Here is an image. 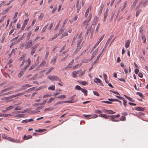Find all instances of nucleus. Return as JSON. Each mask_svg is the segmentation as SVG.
I'll use <instances>...</instances> for the list:
<instances>
[{"instance_id": "39448f33", "label": "nucleus", "mask_w": 148, "mask_h": 148, "mask_svg": "<svg viewBox=\"0 0 148 148\" xmlns=\"http://www.w3.org/2000/svg\"><path fill=\"white\" fill-rule=\"evenodd\" d=\"M134 109L137 110H138L139 111H143L145 109L144 108H143L141 107H135L134 108Z\"/></svg>"}, {"instance_id": "c85d7f7f", "label": "nucleus", "mask_w": 148, "mask_h": 148, "mask_svg": "<svg viewBox=\"0 0 148 148\" xmlns=\"http://www.w3.org/2000/svg\"><path fill=\"white\" fill-rule=\"evenodd\" d=\"M57 59V58H53L51 61V62H52L53 63V65H54L55 64V62H56V60Z\"/></svg>"}, {"instance_id": "aec40b11", "label": "nucleus", "mask_w": 148, "mask_h": 148, "mask_svg": "<svg viewBox=\"0 0 148 148\" xmlns=\"http://www.w3.org/2000/svg\"><path fill=\"white\" fill-rule=\"evenodd\" d=\"M99 116L101 117L104 118L106 119H108V116H107L106 114H100Z\"/></svg>"}, {"instance_id": "1a4fd4ad", "label": "nucleus", "mask_w": 148, "mask_h": 148, "mask_svg": "<svg viewBox=\"0 0 148 148\" xmlns=\"http://www.w3.org/2000/svg\"><path fill=\"white\" fill-rule=\"evenodd\" d=\"M130 40H127L125 43V47L126 48H128L130 46Z\"/></svg>"}, {"instance_id": "ddd939ff", "label": "nucleus", "mask_w": 148, "mask_h": 148, "mask_svg": "<svg viewBox=\"0 0 148 148\" xmlns=\"http://www.w3.org/2000/svg\"><path fill=\"white\" fill-rule=\"evenodd\" d=\"M81 91L82 92H83L84 93L85 96H86L87 95L88 91L87 90H86L82 88Z\"/></svg>"}, {"instance_id": "20e7f679", "label": "nucleus", "mask_w": 148, "mask_h": 148, "mask_svg": "<svg viewBox=\"0 0 148 148\" xmlns=\"http://www.w3.org/2000/svg\"><path fill=\"white\" fill-rule=\"evenodd\" d=\"M105 34H103L100 38L99 39L98 41L97 42V43L94 46V48H96V47L98 45L99 43L102 40Z\"/></svg>"}, {"instance_id": "9d476101", "label": "nucleus", "mask_w": 148, "mask_h": 148, "mask_svg": "<svg viewBox=\"0 0 148 148\" xmlns=\"http://www.w3.org/2000/svg\"><path fill=\"white\" fill-rule=\"evenodd\" d=\"M11 8H12V6H11L8 7V8L7 9H6L5 10H4L2 14L3 15V14H6V13L8 11H9L10 10Z\"/></svg>"}, {"instance_id": "a19ab883", "label": "nucleus", "mask_w": 148, "mask_h": 148, "mask_svg": "<svg viewBox=\"0 0 148 148\" xmlns=\"http://www.w3.org/2000/svg\"><path fill=\"white\" fill-rule=\"evenodd\" d=\"M55 98H51L47 102V103H49L54 99Z\"/></svg>"}, {"instance_id": "8fccbe9b", "label": "nucleus", "mask_w": 148, "mask_h": 148, "mask_svg": "<svg viewBox=\"0 0 148 148\" xmlns=\"http://www.w3.org/2000/svg\"><path fill=\"white\" fill-rule=\"evenodd\" d=\"M31 86H32L31 85H30L29 84H25L24 85H23L22 87H30Z\"/></svg>"}, {"instance_id": "6e6d98bb", "label": "nucleus", "mask_w": 148, "mask_h": 148, "mask_svg": "<svg viewBox=\"0 0 148 148\" xmlns=\"http://www.w3.org/2000/svg\"><path fill=\"white\" fill-rule=\"evenodd\" d=\"M77 75V74L75 73V71H74L72 73V75H73V77H76V75Z\"/></svg>"}, {"instance_id": "a211bd4d", "label": "nucleus", "mask_w": 148, "mask_h": 148, "mask_svg": "<svg viewBox=\"0 0 148 148\" xmlns=\"http://www.w3.org/2000/svg\"><path fill=\"white\" fill-rule=\"evenodd\" d=\"M75 102V101H63V103H74Z\"/></svg>"}, {"instance_id": "0e129e2a", "label": "nucleus", "mask_w": 148, "mask_h": 148, "mask_svg": "<svg viewBox=\"0 0 148 148\" xmlns=\"http://www.w3.org/2000/svg\"><path fill=\"white\" fill-rule=\"evenodd\" d=\"M5 17H6L5 16H3L1 18L0 20V23L1 22L3 21V20H4V19Z\"/></svg>"}, {"instance_id": "f257e3e1", "label": "nucleus", "mask_w": 148, "mask_h": 148, "mask_svg": "<svg viewBox=\"0 0 148 148\" xmlns=\"http://www.w3.org/2000/svg\"><path fill=\"white\" fill-rule=\"evenodd\" d=\"M48 78L52 81L54 80L59 81H61L59 77L56 75H53L51 76H48Z\"/></svg>"}, {"instance_id": "e433bc0d", "label": "nucleus", "mask_w": 148, "mask_h": 148, "mask_svg": "<svg viewBox=\"0 0 148 148\" xmlns=\"http://www.w3.org/2000/svg\"><path fill=\"white\" fill-rule=\"evenodd\" d=\"M46 63V62L45 60H43L42 61L40 65H41V66H43L45 65Z\"/></svg>"}, {"instance_id": "c03bdc74", "label": "nucleus", "mask_w": 148, "mask_h": 148, "mask_svg": "<svg viewBox=\"0 0 148 148\" xmlns=\"http://www.w3.org/2000/svg\"><path fill=\"white\" fill-rule=\"evenodd\" d=\"M93 92L94 94L96 96H99V93L97 91H93Z\"/></svg>"}, {"instance_id": "4c0bfd02", "label": "nucleus", "mask_w": 148, "mask_h": 148, "mask_svg": "<svg viewBox=\"0 0 148 148\" xmlns=\"http://www.w3.org/2000/svg\"><path fill=\"white\" fill-rule=\"evenodd\" d=\"M13 107H14V106H9V107H7L6 108V110H9L12 109V108H13Z\"/></svg>"}, {"instance_id": "bf43d9fd", "label": "nucleus", "mask_w": 148, "mask_h": 148, "mask_svg": "<svg viewBox=\"0 0 148 148\" xmlns=\"http://www.w3.org/2000/svg\"><path fill=\"white\" fill-rule=\"evenodd\" d=\"M51 96V95H48V94H46L45 95H44L43 96V98H46V97H50Z\"/></svg>"}, {"instance_id": "6ab92c4d", "label": "nucleus", "mask_w": 148, "mask_h": 148, "mask_svg": "<svg viewBox=\"0 0 148 148\" xmlns=\"http://www.w3.org/2000/svg\"><path fill=\"white\" fill-rule=\"evenodd\" d=\"M141 38L142 40H143V43H145L146 41V39L145 37V36L143 35L141 37Z\"/></svg>"}, {"instance_id": "2f4dec72", "label": "nucleus", "mask_w": 148, "mask_h": 148, "mask_svg": "<svg viewBox=\"0 0 148 148\" xmlns=\"http://www.w3.org/2000/svg\"><path fill=\"white\" fill-rule=\"evenodd\" d=\"M39 45V44H36L35 45H34V46H33L32 48H31L32 49H34V50H35V49Z\"/></svg>"}, {"instance_id": "a878e982", "label": "nucleus", "mask_w": 148, "mask_h": 148, "mask_svg": "<svg viewBox=\"0 0 148 148\" xmlns=\"http://www.w3.org/2000/svg\"><path fill=\"white\" fill-rule=\"evenodd\" d=\"M66 97L65 95H60L58 97H56L57 98H59V99H62L64 98H66Z\"/></svg>"}, {"instance_id": "4d7b16f0", "label": "nucleus", "mask_w": 148, "mask_h": 148, "mask_svg": "<svg viewBox=\"0 0 148 148\" xmlns=\"http://www.w3.org/2000/svg\"><path fill=\"white\" fill-rule=\"evenodd\" d=\"M99 26H100V25L99 24H98V25L97 26V27L96 29V30L95 32V33H97L98 32V29L99 27Z\"/></svg>"}, {"instance_id": "5701e85b", "label": "nucleus", "mask_w": 148, "mask_h": 148, "mask_svg": "<svg viewBox=\"0 0 148 148\" xmlns=\"http://www.w3.org/2000/svg\"><path fill=\"white\" fill-rule=\"evenodd\" d=\"M44 15L42 13L40 14V15L38 17V19L39 21L41 20L43 17H44Z\"/></svg>"}, {"instance_id": "b1692460", "label": "nucleus", "mask_w": 148, "mask_h": 148, "mask_svg": "<svg viewBox=\"0 0 148 148\" xmlns=\"http://www.w3.org/2000/svg\"><path fill=\"white\" fill-rule=\"evenodd\" d=\"M46 130L45 129H39L38 130H36L35 131L37 132H42Z\"/></svg>"}, {"instance_id": "ea45409f", "label": "nucleus", "mask_w": 148, "mask_h": 148, "mask_svg": "<svg viewBox=\"0 0 148 148\" xmlns=\"http://www.w3.org/2000/svg\"><path fill=\"white\" fill-rule=\"evenodd\" d=\"M2 137L4 139H8L7 136L4 134H3L2 135Z\"/></svg>"}, {"instance_id": "dca6fc26", "label": "nucleus", "mask_w": 148, "mask_h": 148, "mask_svg": "<svg viewBox=\"0 0 148 148\" xmlns=\"http://www.w3.org/2000/svg\"><path fill=\"white\" fill-rule=\"evenodd\" d=\"M49 89H50L52 90H54L55 89V86L54 85H52L50 87H48Z\"/></svg>"}, {"instance_id": "de8ad7c7", "label": "nucleus", "mask_w": 148, "mask_h": 148, "mask_svg": "<svg viewBox=\"0 0 148 148\" xmlns=\"http://www.w3.org/2000/svg\"><path fill=\"white\" fill-rule=\"evenodd\" d=\"M95 112L96 113L100 114L102 112L99 110H97L95 111Z\"/></svg>"}, {"instance_id": "f704fd0d", "label": "nucleus", "mask_w": 148, "mask_h": 148, "mask_svg": "<svg viewBox=\"0 0 148 148\" xmlns=\"http://www.w3.org/2000/svg\"><path fill=\"white\" fill-rule=\"evenodd\" d=\"M143 29L144 27L143 26H141L140 28V32L142 34H143Z\"/></svg>"}, {"instance_id": "49530a36", "label": "nucleus", "mask_w": 148, "mask_h": 148, "mask_svg": "<svg viewBox=\"0 0 148 148\" xmlns=\"http://www.w3.org/2000/svg\"><path fill=\"white\" fill-rule=\"evenodd\" d=\"M92 16V15L91 14H89L88 18V23L91 20Z\"/></svg>"}, {"instance_id": "09e8293b", "label": "nucleus", "mask_w": 148, "mask_h": 148, "mask_svg": "<svg viewBox=\"0 0 148 148\" xmlns=\"http://www.w3.org/2000/svg\"><path fill=\"white\" fill-rule=\"evenodd\" d=\"M112 116H113V115H110V116H108V117H111V121H114V118H115L114 117H112Z\"/></svg>"}, {"instance_id": "bb28decb", "label": "nucleus", "mask_w": 148, "mask_h": 148, "mask_svg": "<svg viewBox=\"0 0 148 148\" xmlns=\"http://www.w3.org/2000/svg\"><path fill=\"white\" fill-rule=\"evenodd\" d=\"M32 34L31 32L30 31V32H28L27 34V40H29V38Z\"/></svg>"}, {"instance_id": "680f3d73", "label": "nucleus", "mask_w": 148, "mask_h": 148, "mask_svg": "<svg viewBox=\"0 0 148 148\" xmlns=\"http://www.w3.org/2000/svg\"><path fill=\"white\" fill-rule=\"evenodd\" d=\"M80 49V48H77L76 50L74 52V53L75 54L77 53Z\"/></svg>"}, {"instance_id": "0eeeda50", "label": "nucleus", "mask_w": 148, "mask_h": 148, "mask_svg": "<svg viewBox=\"0 0 148 148\" xmlns=\"http://www.w3.org/2000/svg\"><path fill=\"white\" fill-rule=\"evenodd\" d=\"M104 112H108V113L110 114H113L115 113V112H114L113 111L110 110H104Z\"/></svg>"}, {"instance_id": "72a5a7b5", "label": "nucleus", "mask_w": 148, "mask_h": 148, "mask_svg": "<svg viewBox=\"0 0 148 148\" xmlns=\"http://www.w3.org/2000/svg\"><path fill=\"white\" fill-rule=\"evenodd\" d=\"M36 66V64H33L32 65L31 67L29 69V70H31L33 69Z\"/></svg>"}, {"instance_id": "13d9d810", "label": "nucleus", "mask_w": 148, "mask_h": 148, "mask_svg": "<svg viewBox=\"0 0 148 148\" xmlns=\"http://www.w3.org/2000/svg\"><path fill=\"white\" fill-rule=\"evenodd\" d=\"M107 16V13L106 12L105 14H104V21H105L106 20V17Z\"/></svg>"}, {"instance_id": "423d86ee", "label": "nucleus", "mask_w": 148, "mask_h": 148, "mask_svg": "<svg viewBox=\"0 0 148 148\" xmlns=\"http://www.w3.org/2000/svg\"><path fill=\"white\" fill-rule=\"evenodd\" d=\"M14 97L15 96L14 95H13L11 96L7 97L6 101L7 102H9L12 101V100L11 99Z\"/></svg>"}, {"instance_id": "37998d69", "label": "nucleus", "mask_w": 148, "mask_h": 148, "mask_svg": "<svg viewBox=\"0 0 148 148\" xmlns=\"http://www.w3.org/2000/svg\"><path fill=\"white\" fill-rule=\"evenodd\" d=\"M137 1H138V0H135L134 1V2L133 3V5H132V7H134L136 5V4L137 3Z\"/></svg>"}, {"instance_id": "864d4df0", "label": "nucleus", "mask_w": 148, "mask_h": 148, "mask_svg": "<svg viewBox=\"0 0 148 148\" xmlns=\"http://www.w3.org/2000/svg\"><path fill=\"white\" fill-rule=\"evenodd\" d=\"M67 35H68L67 33H66V32H65L62 34V36L61 37V38L62 37H63L67 36Z\"/></svg>"}, {"instance_id": "f3484780", "label": "nucleus", "mask_w": 148, "mask_h": 148, "mask_svg": "<svg viewBox=\"0 0 148 148\" xmlns=\"http://www.w3.org/2000/svg\"><path fill=\"white\" fill-rule=\"evenodd\" d=\"M79 83L83 85H85L88 84V83L85 81H80Z\"/></svg>"}, {"instance_id": "f8f14e48", "label": "nucleus", "mask_w": 148, "mask_h": 148, "mask_svg": "<svg viewBox=\"0 0 148 148\" xmlns=\"http://www.w3.org/2000/svg\"><path fill=\"white\" fill-rule=\"evenodd\" d=\"M38 75V74H36L34 75L32 78H29V80H33L35 79Z\"/></svg>"}, {"instance_id": "cd10ccee", "label": "nucleus", "mask_w": 148, "mask_h": 148, "mask_svg": "<svg viewBox=\"0 0 148 148\" xmlns=\"http://www.w3.org/2000/svg\"><path fill=\"white\" fill-rule=\"evenodd\" d=\"M136 94L138 95L141 98H142V99L143 98V97H144L142 93H141L140 92H136Z\"/></svg>"}, {"instance_id": "393cba45", "label": "nucleus", "mask_w": 148, "mask_h": 148, "mask_svg": "<svg viewBox=\"0 0 148 148\" xmlns=\"http://www.w3.org/2000/svg\"><path fill=\"white\" fill-rule=\"evenodd\" d=\"M91 28H92V26L90 27V28H88L87 29V31H86V33L85 34V36H87L88 35V33H89V32L91 29Z\"/></svg>"}, {"instance_id": "4be33fe9", "label": "nucleus", "mask_w": 148, "mask_h": 148, "mask_svg": "<svg viewBox=\"0 0 148 148\" xmlns=\"http://www.w3.org/2000/svg\"><path fill=\"white\" fill-rule=\"evenodd\" d=\"M76 95H75L72 96L70 97L69 98V99L70 100H71V101H75V102L77 101L76 100H75L74 99V98H75Z\"/></svg>"}, {"instance_id": "7c9ffc66", "label": "nucleus", "mask_w": 148, "mask_h": 148, "mask_svg": "<svg viewBox=\"0 0 148 148\" xmlns=\"http://www.w3.org/2000/svg\"><path fill=\"white\" fill-rule=\"evenodd\" d=\"M85 70L84 71L82 72H80L79 74V77H81V76H82L84 75V73H85Z\"/></svg>"}, {"instance_id": "052dcab7", "label": "nucleus", "mask_w": 148, "mask_h": 148, "mask_svg": "<svg viewBox=\"0 0 148 148\" xmlns=\"http://www.w3.org/2000/svg\"><path fill=\"white\" fill-rule=\"evenodd\" d=\"M68 21V20L67 19H66L64 21V23H63L62 26L64 27L65 25L67 23Z\"/></svg>"}, {"instance_id": "58836bf2", "label": "nucleus", "mask_w": 148, "mask_h": 148, "mask_svg": "<svg viewBox=\"0 0 148 148\" xmlns=\"http://www.w3.org/2000/svg\"><path fill=\"white\" fill-rule=\"evenodd\" d=\"M30 64H27L26 65V66L24 67V68L23 69H23V71H25L26 69L29 67V66Z\"/></svg>"}, {"instance_id": "5fc2aeb1", "label": "nucleus", "mask_w": 148, "mask_h": 148, "mask_svg": "<svg viewBox=\"0 0 148 148\" xmlns=\"http://www.w3.org/2000/svg\"><path fill=\"white\" fill-rule=\"evenodd\" d=\"M80 44L78 43L77 44V48H80V49L82 47V45H80Z\"/></svg>"}, {"instance_id": "c756f323", "label": "nucleus", "mask_w": 148, "mask_h": 148, "mask_svg": "<svg viewBox=\"0 0 148 148\" xmlns=\"http://www.w3.org/2000/svg\"><path fill=\"white\" fill-rule=\"evenodd\" d=\"M141 10L140 9L138 10L136 12V17H137L139 15V13L141 12Z\"/></svg>"}, {"instance_id": "2eb2a0df", "label": "nucleus", "mask_w": 148, "mask_h": 148, "mask_svg": "<svg viewBox=\"0 0 148 148\" xmlns=\"http://www.w3.org/2000/svg\"><path fill=\"white\" fill-rule=\"evenodd\" d=\"M64 27L62 26V27L60 29L59 31V34H61L62 32H64Z\"/></svg>"}, {"instance_id": "473e14b6", "label": "nucleus", "mask_w": 148, "mask_h": 148, "mask_svg": "<svg viewBox=\"0 0 148 148\" xmlns=\"http://www.w3.org/2000/svg\"><path fill=\"white\" fill-rule=\"evenodd\" d=\"M120 120L122 121H125L126 120V117L124 116H122L120 118Z\"/></svg>"}, {"instance_id": "6e6552de", "label": "nucleus", "mask_w": 148, "mask_h": 148, "mask_svg": "<svg viewBox=\"0 0 148 148\" xmlns=\"http://www.w3.org/2000/svg\"><path fill=\"white\" fill-rule=\"evenodd\" d=\"M32 41L31 40H29L27 42V44L26 45L27 47H30L32 45Z\"/></svg>"}, {"instance_id": "a18cd8bd", "label": "nucleus", "mask_w": 148, "mask_h": 148, "mask_svg": "<svg viewBox=\"0 0 148 148\" xmlns=\"http://www.w3.org/2000/svg\"><path fill=\"white\" fill-rule=\"evenodd\" d=\"M15 117H22L24 116V115L23 114H18L17 115L15 116Z\"/></svg>"}, {"instance_id": "f03ea898", "label": "nucleus", "mask_w": 148, "mask_h": 148, "mask_svg": "<svg viewBox=\"0 0 148 148\" xmlns=\"http://www.w3.org/2000/svg\"><path fill=\"white\" fill-rule=\"evenodd\" d=\"M7 139L13 142L19 143L20 142V140L17 139H13L10 137H8Z\"/></svg>"}, {"instance_id": "9b49d317", "label": "nucleus", "mask_w": 148, "mask_h": 148, "mask_svg": "<svg viewBox=\"0 0 148 148\" xmlns=\"http://www.w3.org/2000/svg\"><path fill=\"white\" fill-rule=\"evenodd\" d=\"M25 71H23V69H21V71L19 73L18 75V78H21L23 75V74H24V72Z\"/></svg>"}, {"instance_id": "338daca9", "label": "nucleus", "mask_w": 148, "mask_h": 148, "mask_svg": "<svg viewBox=\"0 0 148 148\" xmlns=\"http://www.w3.org/2000/svg\"><path fill=\"white\" fill-rule=\"evenodd\" d=\"M123 105L125 106H126L127 102L124 99H123Z\"/></svg>"}, {"instance_id": "774afa93", "label": "nucleus", "mask_w": 148, "mask_h": 148, "mask_svg": "<svg viewBox=\"0 0 148 148\" xmlns=\"http://www.w3.org/2000/svg\"><path fill=\"white\" fill-rule=\"evenodd\" d=\"M7 89H3V90H2L0 92V94H2L4 92L7 91Z\"/></svg>"}, {"instance_id": "7ed1b4c3", "label": "nucleus", "mask_w": 148, "mask_h": 148, "mask_svg": "<svg viewBox=\"0 0 148 148\" xmlns=\"http://www.w3.org/2000/svg\"><path fill=\"white\" fill-rule=\"evenodd\" d=\"M94 82L96 83H99L101 86H103V84L102 83V82L98 78H95L94 80Z\"/></svg>"}, {"instance_id": "69168bd1", "label": "nucleus", "mask_w": 148, "mask_h": 148, "mask_svg": "<svg viewBox=\"0 0 148 148\" xmlns=\"http://www.w3.org/2000/svg\"><path fill=\"white\" fill-rule=\"evenodd\" d=\"M36 51V50H34V49H32V51H31V53H30V54L32 56L34 54V53Z\"/></svg>"}, {"instance_id": "4468645a", "label": "nucleus", "mask_w": 148, "mask_h": 148, "mask_svg": "<svg viewBox=\"0 0 148 148\" xmlns=\"http://www.w3.org/2000/svg\"><path fill=\"white\" fill-rule=\"evenodd\" d=\"M90 8V9L91 8L90 7L88 8L86 10V12H85V16L86 17H87V16L88 14Z\"/></svg>"}, {"instance_id": "412c9836", "label": "nucleus", "mask_w": 148, "mask_h": 148, "mask_svg": "<svg viewBox=\"0 0 148 148\" xmlns=\"http://www.w3.org/2000/svg\"><path fill=\"white\" fill-rule=\"evenodd\" d=\"M54 67H51L50 68L46 73L45 74L46 75H47L50 72H51L52 70L54 69Z\"/></svg>"}, {"instance_id": "c9c22d12", "label": "nucleus", "mask_w": 148, "mask_h": 148, "mask_svg": "<svg viewBox=\"0 0 148 148\" xmlns=\"http://www.w3.org/2000/svg\"><path fill=\"white\" fill-rule=\"evenodd\" d=\"M75 88L77 90H81V88L79 86L77 85L75 86Z\"/></svg>"}, {"instance_id": "603ef678", "label": "nucleus", "mask_w": 148, "mask_h": 148, "mask_svg": "<svg viewBox=\"0 0 148 148\" xmlns=\"http://www.w3.org/2000/svg\"><path fill=\"white\" fill-rule=\"evenodd\" d=\"M63 103V101H58L54 105V106H55L56 105L59 104H61V103Z\"/></svg>"}, {"instance_id": "79ce46f5", "label": "nucleus", "mask_w": 148, "mask_h": 148, "mask_svg": "<svg viewBox=\"0 0 148 148\" xmlns=\"http://www.w3.org/2000/svg\"><path fill=\"white\" fill-rule=\"evenodd\" d=\"M22 108L21 107H20V106H17L16 107H15L14 109V110H21V108Z\"/></svg>"}, {"instance_id": "3c124183", "label": "nucleus", "mask_w": 148, "mask_h": 148, "mask_svg": "<svg viewBox=\"0 0 148 148\" xmlns=\"http://www.w3.org/2000/svg\"><path fill=\"white\" fill-rule=\"evenodd\" d=\"M4 117H7L8 116H11V114H3Z\"/></svg>"}, {"instance_id": "e2e57ef3", "label": "nucleus", "mask_w": 148, "mask_h": 148, "mask_svg": "<svg viewBox=\"0 0 148 148\" xmlns=\"http://www.w3.org/2000/svg\"><path fill=\"white\" fill-rule=\"evenodd\" d=\"M102 54V53H100L97 56V59L96 60V61H98L101 55Z\"/></svg>"}]
</instances>
